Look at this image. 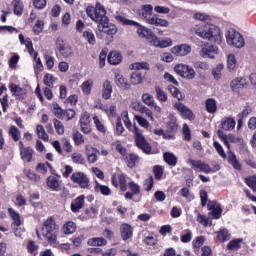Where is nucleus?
Masks as SVG:
<instances>
[{"mask_svg": "<svg viewBox=\"0 0 256 256\" xmlns=\"http://www.w3.org/2000/svg\"><path fill=\"white\" fill-rule=\"evenodd\" d=\"M124 124L129 131H132L135 135V142L138 148H140L144 153H151V145L147 142L145 139V136H143V133L137 126H131V121H129V117L125 116Z\"/></svg>", "mask_w": 256, "mask_h": 256, "instance_id": "f257e3e1", "label": "nucleus"}, {"mask_svg": "<svg viewBox=\"0 0 256 256\" xmlns=\"http://www.w3.org/2000/svg\"><path fill=\"white\" fill-rule=\"evenodd\" d=\"M196 35L202 39H208L212 43H217V45L221 44V32L219 27L213 24H208L203 31H196Z\"/></svg>", "mask_w": 256, "mask_h": 256, "instance_id": "f03ea898", "label": "nucleus"}, {"mask_svg": "<svg viewBox=\"0 0 256 256\" xmlns=\"http://www.w3.org/2000/svg\"><path fill=\"white\" fill-rule=\"evenodd\" d=\"M57 231H59V226H57L53 218H49L43 223L42 235L47 239L48 243H57Z\"/></svg>", "mask_w": 256, "mask_h": 256, "instance_id": "7ed1b4c3", "label": "nucleus"}, {"mask_svg": "<svg viewBox=\"0 0 256 256\" xmlns=\"http://www.w3.org/2000/svg\"><path fill=\"white\" fill-rule=\"evenodd\" d=\"M115 19H116V21H118V23H121L122 25H132L134 27H138L137 33H138L139 37L149 39L150 35L153 33L151 30L143 27L136 21L129 20V19L125 18V16L117 15V16H115Z\"/></svg>", "mask_w": 256, "mask_h": 256, "instance_id": "20e7f679", "label": "nucleus"}, {"mask_svg": "<svg viewBox=\"0 0 256 256\" xmlns=\"http://www.w3.org/2000/svg\"><path fill=\"white\" fill-rule=\"evenodd\" d=\"M226 39L228 45H233V47H236L237 49L245 47V39H243V36L233 28H230L227 31Z\"/></svg>", "mask_w": 256, "mask_h": 256, "instance_id": "39448f33", "label": "nucleus"}, {"mask_svg": "<svg viewBox=\"0 0 256 256\" xmlns=\"http://www.w3.org/2000/svg\"><path fill=\"white\" fill-rule=\"evenodd\" d=\"M174 71L175 73H177V75H179L180 77H183L184 79H195V70L190 67L189 65H185V64H177L174 67Z\"/></svg>", "mask_w": 256, "mask_h": 256, "instance_id": "423d86ee", "label": "nucleus"}, {"mask_svg": "<svg viewBox=\"0 0 256 256\" xmlns=\"http://www.w3.org/2000/svg\"><path fill=\"white\" fill-rule=\"evenodd\" d=\"M71 181L77 183L81 189H89V177L83 172H74L71 175Z\"/></svg>", "mask_w": 256, "mask_h": 256, "instance_id": "0eeeda50", "label": "nucleus"}, {"mask_svg": "<svg viewBox=\"0 0 256 256\" xmlns=\"http://www.w3.org/2000/svg\"><path fill=\"white\" fill-rule=\"evenodd\" d=\"M93 21L98 23V25L104 23V21H109V17H107V10H105V7H103L99 2L96 3V12Z\"/></svg>", "mask_w": 256, "mask_h": 256, "instance_id": "6e6552de", "label": "nucleus"}, {"mask_svg": "<svg viewBox=\"0 0 256 256\" xmlns=\"http://www.w3.org/2000/svg\"><path fill=\"white\" fill-rule=\"evenodd\" d=\"M98 31H100V33H105L106 35H115L118 29H117V26L109 22V19H108L98 24Z\"/></svg>", "mask_w": 256, "mask_h": 256, "instance_id": "1a4fd4ad", "label": "nucleus"}, {"mask_svg": "<svg viewBox=\"0 0 256 256\" xmlns=\"http://www.w3.org/2000/svg\"><path fill=\"white\" fill-rule=\"evenodd\" d=\"M219 53V48L212 44H205L201 49L200 56L201 57H209V59H215V55Z\"/></svg>", "mask_w": 256, "mask_h": 256, "instance_id": "9d476101", "label": "nucleus"}, {"mask_svg": "<svg viewBox=\"0 0 256 256\" xmlns=\"http://www.w3.org/2000/svg\"><path fill=\"white\" fill-rule=\"evenodd\" d=\"M174 108L177 109V111H179L181 113V115H182V117H184V119H189V121L195 120V115L193 114L191 109H189L183 103H180V102L175 103Z\"/></svg>", "mask_w": 256, "mask_h": 256, "instance_id": "9b49d317", "label": "nucleus"}, {"mask_svg": "<svg viewBox=\"0 0 256 256\" xmlns=\"http://www.w3.org/2000/svg\"><path fill=\"white\" fill-rule=\"evenodd\" d=\"M247 85H249V83L247 82V80L245 78L237 77L231 81L230 87H231L232 91L239 93L240 89L247 88Z\"/></svg>", "mask_w": 256, "mask_h": 256, "instance_id": "f8f14e48", "label": "nucleus"}, {"mask_svg": "<svg viewBox=\"0 0 256 256\" xmlns=\"http://www.w3.org/2000/svg\"><path fill=\"white\" fill-rule=\"evenodd\" d=\"M138 15L139 17L144 18L147 23H149V20L153 18V5H143L141 9L138 10Z\"/></svg>", "mask_w": 256, "mask_h": 256, "instance_id": "ddd939ff", "label": "nucleus"}, {"mask_svg": "<svg viewBox=\"0 0 256 256\" xmlns=\"http://www.w3.org/2000/svg\"><path fill=\"white\" fill-rule=\"evenodd\" d=\"M190 51L191 46L187 44H182L171 49V53H173V55H176L177 57H185V55H189Z\"/></svg>", "mask_w": 256, "mask_h": 256, "instance_id": "4468645a", "label": "nucleus"}, {"mask_svg": "<svg viewBox=\"0 0 256 256\" xmlns=\"http://www.w3.org/2000/svg\"><path fill=\"white\" fill-rule=\"evenodd\" d=\"M9 89L12 95H14L16 99H20V101H23V99H25V95H27V90L17 86L16 84H10Z\"/></svg>", "mask_w": 256, "mask_h": 256, "instance_id": "2eb2a0df", "label": "nucleus"}, {"mask_svg": "<svg viewBox=\"0 0 256 256\" xmlns=\"http://www.w3.org/2000/svg\"><path fill=\"white\" fill-rule=\"evenodd\" d=\"M121 238L123 241H129L133 237V227L127 223L120 226Z\"/></svg>", "mask_w": 256, "mask_h": 256, "instance_id": "dca6fc26", "label": "nucleus"}, {"mask_svg": "<svg viewBox=\"0 0 256 256\" xmlns=\"http://www.w3.org/2000/svg\"><path fill=\"white\" fill-rule=\"evenodd\" d=\"M56 43H57V48L59 49L63 57H70L72 55L73 50L71 49V47L65 45V42L63 41V39L58 38Z\"/></svg>", "mask_w": 256, "mask_h": 256, "instance_id": "f3484780", "label": "nucleus"}, {"mask_svg": "<svg viewBox=\"0 0 256 256\" xmlns=\"http://www.w3.org/2000/svg\"><path fill=\"white\" fill-rule=\"evenodd\" d=\"M84 203H85L84 195H81L78 198H76L71 204V210L73 211V213H78L80 209H83Z\"/></svg>", "mask_w": 256, "mask_h": 256, "instance_id": "a211bd4d", "label": "nucleus"}, {"mask_svg": "<svg viewBox=\"0 0 256 256\" xmlns=\"http://www.w3.org/2000/svg\"><path fill=\"white\" fill-rule=\"evenodd\" d=\"M115 82L120 89H123L124 91H129L131 89V84L127 83V79L125 77L117 74L115 77Z\"/></svg>", "mask_w": 256, "mask_h": 256, "instance_id": "6ab92c4d", "label": "nucleus"}, {"mask_svg": "<svg viewBox=\"0 0 256 256\" xmlns=\"http://www.w3.org/2000/svg\"><path fill=\"white\" fill-rule=\"evenodd\" d=\"M149 25H156L157 27H169V21L158 18L157 15H153L150 20H148Z\"/></svg>", "mask_w": 256, "mask_h": 256, "instance_id": "aec40b11", "label": "nucleus"}, {"mask_svg": "<svg viewBox=\"0 0 256 256\" xmlns=\"http://www.w3.org/2000/svg\"><path fill=\"white\" fill-rule=\"evenodd\" d=\"M142 101L145 103V105H148V107H154L156 111H161V107L155 105V99L151 94L145 93L142 95Z\"/></svg>", "mask_w": 256, "mask_h": 256, "instance_id": "412c9836", "label": "nucleus"}, {"mask_svg": "<svg viewBox=\"0 0 256 256\" xmlns=\"http://www.w3.org/2000/svg\"><path fill=\"white\" fill-rule=\"evenodd\" d=\"M111 93H113V86L109 80H106L103 84L102 97L103 99H111Z\"/></svg>", "mask_w": 256, "mask_h": 256, "instance_id": "4be33fe9", "label": "nucleus"}, {"mask_svg": "<svg viewBox=\"0 0 256 256\" xmlns=\"http://www.w3.org/2000/svg\"><path fill=\"white\" fill-rule=\"evenodd\" d=\"M236 122L233 118H226L222 120L221 126L224 131H231L235 129Z\"/></svg>", "mask_w": 256, "mask_h": 256, "instance_id": "5701e85b", "label": "nucleus"}, {"mask_svg": "<svg viewBox=\"0 0 256 256\" xmlns=\"http://www.w3.org/2000/svg\"><path fill=\"white\" fill-rule=\"evenodd\" d=\"M121 59L123 58L119 52H111L108 55V63H110V65H119Z\"/></svg>", "mask_w": 256, "mask_h": 256, "instance_id": "b1692460", "label": "nucleus"}, {"mask_svg": "<svg viewBox=\"0 0 256 256\" xmlns=\"http://www.w3.org/2000/svg\"><path fill=\"white\" fill-rule=\"evenodd\" d=\"M163 157H164V161L168 165H171L172 167H175V165H177V156H175L173 153L166 152L164 153Z\"/></svg>", "mask_w": 256, "mask_h": 256, "instance_id": "393cba45", "label": "nucleus"}, {"mask_svg": "<svg viewBox=\"0 0 256 256\" xmlns=\"http://www.w3.org/2000/svg\"><path fill=\"white\" fill-rule=\"evenodd\" d=\"M206 111L208 113H217V102L213 98L206 100Z\"/></svg>", "mask_w": 256, "mask_h": 256, "instance_id": "a878e982", "label": "nucleus"}, {"mask_svg": "<svg viewBox=\"0 0 256 256\" xmlns=\"http://www.w3.org/2000/svg\"><path fill=\"white\" fill-rule=\"evenodd\" d=\"M20 155L22 159L30 163L31 159H33V149L31 147L25 148L24 150L20 151Z\"/></svg>", "mask_w": 256, "mask_h": 256, "instance_id": "bb28decb", "label": "nucleus"}, {"mask_svg": "<svg viewBox=\"0 0 256 256\" xmlns=\"http://www.w3.org/2000/svg\"><path fill=\"white\" fill-rule=\"evenodd\" d=\"M47 185L50 189H53L54 191H59V181L55 176H49L47 178Z\"/></svg>", "mask_w": 256, "mask_h": 256, "instance_id": "cd10ccee", "label": "nucleus"}, {"mask_svg": "<svg viewBox=\"0 0 256 256\" xmlns=\"http://www.w3.org/2000/svg\"><path fill=\"white\" fill-rule=\"evenodd\" d=\"M8 213L13 219L14 227H19L21 225V216H19V214H17V212H15L13 208H9Z\"/></svg>", "mask_w": 256, "mask_h": 256, "instance_id": "c85d7f7f", "label": "nucleus"}, {"mask_svg": "<svg viewBox=\"0 0 256 256\" xmlns=\"http://www.w3.org/2000/svg\"><path fill=\"white\" fill-rule=\"evenodd\" d=\"M36 131L40 139H42L43 141H49V135L45 131V127H43V125L41 124L37 125Z\"/></svg>", "mask_w": 256, "mask_h": 256, "instance_id": "c756f323", "label": "nucleus"}, {"mask_svg": "<svg viewBox=\"0 0 256 256\" xmlns=\"http://www.w3.org/2000/svg\"><path fill=\"white\" fill-rule=\"evenodd\" d=\"M168 91L171 93L172 97H175L178 101H183V94L175 86H169Z\"/></svg>", "mask_w": 256, "mask_h": 256, "instance_id": "7c9ffc66", "label": "nucleus"}, {"mask_svg": "<svg viewBox=\"0 0 256 256\" xmlns=\"http://www.w3.org/2000/svg\"><path fill=\"white\" fill-rule=\"evenodd\" d=\"M76 229H77V226L75 225L74 222H67L63 226V231H64L65 235H71V234L75 233Z\"/></svg>", "mask_w": 256, "mask_h": 256, "instance_id": "2f4dec72", "label": "nucleus"}, {"mask_svg": "<svg viewBox=\"0 0 256 256\" xmlns=\"http://www.w3.org/2000/svg\"><path fill=\"white\" fill-rule=\"evenodd\" d=\"M224 66L223 64H218L215 68L212 69V75L214 79L217 81L221 80V77H223V74H221V71H223Z\"/></svg>", "mask_w": 256, "mask_h": 256, "instance_id": "473e14b6", "label": "nucleus"}, {"mask_svg": "<svg viewBox=\"0 0 256 256\" xmlns=\"http://www.w3.org/2000/svg\"><path fill=\"white\" fill-rule=\"evenodd\" d=\"M243 242V239H234L232 241H230L227 245V249L229 250H237L241 248V243Z\"/></svg>", "mask_w": 256, "mask_h": 256, "instance_id": "72a5a7b5", "label": "nucleus"}, {"mask_svg": "<svg viewBox=\"0 0 256 256\" xmlns=\"http://www.w3.org/2000/svg\"><path fill=\"white\" fill-rule=\"evenodd\" d=\"M95 191H97V193H100L102 195H111V189L109 188V186H105V185H101V184H97L95 186Z\"/></svg>", "mask_w": 256, "mask_h": 256, "instance_id": "f704fd0d", "label": "nucleus"}, {"mask_svg": "<svg viewBox=\"0 0 256 256\" xmlns=\"http://www.w3.org/2000/svg\"><path fill=\"white\" fill-rule=\"evenodd\" d=\"M131 83H132V85H139V84L143 83V78L141 77V72L132 73Z\"/></svg>", "mask_w": 256, "mask_h": 256, "instance_id": "c9c22d12", "label": "nucleus"}, {"mask_svg": "<svg viewBox=\"0 0 256 256\" xmlns=\"http://www.w3.org/2000/svg\"><path fill=\"white\" fill-rule=\"evenodd\" d=\"M236 65H237V61L235 60V55L230 54L227 59V67L229 71H235Z\"/></svg>", "mask_w": 256, "mask_h": 256, "instance_id": "e433bc0d", "label": "nucleus"}, {"mask_svg": "<svg viewBox=\"0 0 256 256\" xmlns=\"http://www.w3.org/2000/svg\"><path fill=\"white\" fill-rule=\"evenodd\" d=\"M229 163L233 165L234 169H241V163H239V160H237V156L235 154L231 153L228 157Z\"/></svg>", "mask_w": 256, "mask_h": 256, "instance_id": "4c0bfd02", "label": "nucleus"}, {"mask_svg": "<svg viewBox=\"0 0 256 256\" xmlns=\"http://www.w3.org/2000/svg\"><path fill=\"white\" fill-rule=\"evenodd\" d=\"M13 5L15 15H21L23 13V2L21 0H14Z\"/></svg>", "mask_w": 256, "mask_h": 256, "instance_id": "58836bf2", "label": "nucleus"}, {"mask_svg": "<svg viewBox=\"0 0 256 256\" xmlns=\"http://www.w3.org/2000/svg\"><path fill=\"white\" fill-rule=\"evenodd\" d=\"M53 123L58 135H63V133H65V126H63V123L57 119H54Z\"/></svg>", "mask_w": 256, "mask_h": 256, "instance_id": "ea45409f", "label": "nucleus"}, {"mask_svg": "<svg viewBox=\"0 0 256 256\" xmlns=\"http://www.w3.org/2000/svg\"><path fill=\"white\" fill-rule=\"evenodd\" d=\"M89 243L92 245V247H101L103 245H107L105 238H94L90 240Z\"/></svg>", "mask_w": 256, "mask_h": 256, "instance_id": "a19ab883", "label": "nucleus"}, {"mask_svg": "<svg viewBox=\"0 0 256 256\" xmlns=\"http://www.w3.org/2000/svg\"><path fill=\"white\" fill-rule=\"evenodd\" d=\"M73 163H77L78 165H85V158L81 153H73L72 154Z\"/></svg>", "mask_w": 256, "mask_h": 256, "instance_id": "79ce46f5", "label": "nucleus"}, {"mask_svg": "<svg viewBox=\"0 0 256 256\" xmlns=\"http://www.w3.org/2000/svg\"><path fill=\"white\" fill-rule=\"evenodd\" d=\"M155 91H156L157 99L159 101H163V102L167 101V94L165 93V91L161 89V87L156 86Z\"/></svg>", "mask_w": 256, "mask_h": 256, "instance_id": "37998d69", "label": "nucleus"}, {"mask_svg": "<svg viewBox=\"0 0 256 256\" xmlns=\"http://www.w3.org/2000/svg\"><path fill=\"white\" fill-rule=\"evenodd\" d=\"M9 135H11L14 141H19V139H21V134L19 133V129H17V127L15 126L10 127Z\"/></svg>", "mask_w": 256, "mask_h": 256, "instance_id": "c03bdc74", "label": "nucleus"}, {"mask_svg": "<svg viewBox=\"0 0 256 256\" xmlns=\"http://www.w3.org/2000/svg\"><path fill=\"white\" fill-rule=\"evenodd\" d=\"M218 239L221 243H225V241H229V239H231V235L224 229L218 233Z\"/></svg>", "mask_w": 256, "mask_h": 256, "instance_id": "a18cd8bd", "label": "nucleus"}, {"mask_svg": "<svg viewBox=\"0 0 256 256\" xmlns=\"http://www.w3.org/2000/svg\"><path fill=\"white\" fill-rule=\"evenodd\" d=\"M27 249L31 255L35 256L37 255V249H39V246L36 245L34 241L30 240L27 244Z\"/></svg>", "mask_w": 256, "mask_h": 256, "instance_id": "49530a36", "label": "nucleus"}, {"mask_svg": "<svg viewBox=\"0 0 256 256\" xmlns=\"http://www.w3.org/2000/svg\"><path fill=\"white\" fill-rule=\"evenodd\" d=\"M153 173H154V177L155 179H161V177H163V166L160 165H156L153 167Z\"/></svg>", "mask_w": 256, "mask_h": 256, "instance_id": "de8ad7c7", "label": "nucleus"}, {"mask_svg": "<svg viewBox=\"0 0 256 256\" xmlns=\"http://www.w3.org/2000/svg\"><path fill=\"white\" fill-rule=\"evenodd\" d=\"M44 84L47 86V87H52V85L55 83V76L52 75V74H46L44 76Z\"/></svg>", "mask_w": 256, "mask_h": 256, "instance_id": "09e8293b", "label": "nucleus"}, {"mask_svg": "<svg viewBox=\"0 0 256 256\" xmlns=\"http://www.w3.org/2000/svg\"><path fill=\"white\" fill-rule=\"evenodd\" d=\"M118 180L121 191H127V179L125 178V174H120Z\"/></svg>", "mask_w": 256, "mask_h": 256, "instance_id": "8fccbe9b", "label": "nucleus"}, {"mask_svg": "<svg viewBox=\"0 0 256 256\" xmlns=\"http://www.w3.org/2000/svg\"><path fill=\"white\" fill-rule=\"evenodd\" d=\"M91 87H93V80H87L82 84L83 93H91Z\"/></svg>", "mask_w": 256, "mask_h": 256, "instance_id": "3c124183", "label": "nucleus"}, {"mask_svg": "<svg viewBox=\"0 0 256 256\" xmlns=\"http://www.w3.org/2000/svg\"><path fill=\"white\" fill-rule=\"evenodd\" d=\"M133 68L137 69L138 71L140 69H144L145 71H149L150 66H149V63H147V62H136V63L133 64Z\"/></svg>", "mask_w": 256, "mask_h": 256, "instance_id": "603ef678", "label": "nucleus"}, {"mask_svg": "<svg viewBox=\"0 0 256 256\" xmlns=\"http://www.w3.org/2000/svg\"><path fill=\"white\" fill-rule=\"evenodd\" d=\"M83 37L86 38L90 45H95V34L89 31H84Z\"/></svg>", "mask_w": 256, "mask_h": 256, "instance_id": "864d4df0", "label": "nucleus"}, {"mask_svg": "<svg viewBox=\"0 0 256 256\" xmlns=\"http://www.w3.org/2000/svg\"><path fill=\"white\" fill-rule=\"evenodd\" d=\"M166 129L168 133H177V129H179V126L177 125V123H175V121H172L166 124Z\"/></svg>", "mask_w": 256, "mask_h": 256, "instance_id": "5fc2aeb1", "label": "nucleus"}, {"mask_svg": "<svg viewBox=\"0 0 256 256\" xmlns=\"http://www.w3.org/2000/svg\"><path fill=\"white\" fill-rule=\"evenodd\" d=\"M154 47H161V40L157 38L153 33L150 34V37L147 39Z\"/></svg>", "mask_w": 256, "mask_h": 256, "instance_id": "6e6d98bb", "label": "nucleus"}, {"mask_svg": "<svg viewBox=\"0 0 256 256\" xmlns=\"http://www.w3.org/2000/svg\"><path fill=\"white\" fill-rule=\"evenodd\" d=\"M221 213H223L221 206H216V208H213L210 212V215H212V219H219L221 217Z\"/></svg>", "mask_w": 256, "mask_h": 256, "instance_id": "4d7b16f0", "label": "nucleus"}, {"mask_svg": "<svg viewBox=\"0 0 256 256\" xmlns=\"http://www.w3.org/2000/svg\"><path fill=\"white\" fill-rule=\"evenodd\" d=\"M213 145H214V148L216 149V151L219 153V155L223 159H227V154H225V150H223V147L221 146V144H219V142L215 141Z\"/></svg>", "mask_w": 256, "mask_h": 256, "instance_id": "13d9d810", "label": "nucleus"}, {"mask_svg": "<svg viewBox=\"0 0 256 256\" xmlns=\"http://www.w3.org/2000/svg\"><path fill=\"white\" fill-rule=\"evenodd\" d=\"M218 137L222 139L227 149H231V144H229V140H227L228 135L223 132V130H218Z\"/></svg>", "mask_w": 256, "mask_h": 256, "instance_id": "bf43d9fd", "label": "nucleus"}, {"mask_svg": "<svg viewBox=\"0 0 256 256\" xmlns=\"http://www.w3.org/2000/svg\"><path fill=\"white\" fill-rule=\"evenodd\" d=\"M246 184L256 193V176L246 178Z\"/></svg>", "mask_w": 256, "mask_h": 256, "instance_id": "052dcab7", "label": "nucleus"}, {"mask_svg": "<svg viewBox=\"0 0 256 256\" xmlns=\"http://www.w3.org/2000/svg\"><path fill=\"white\" fill-rule=\"evenodd\" d=\"M137 159H139V157H137V155L130 154V156L127 159V165L130 169H133V167H135V162L137 161Z\"/></svg>", "mask_w": 256, "mask_h": 256, "instance_id": "680f3d73", "label": "nucleus"}, {"mask_svg": "<svg viewBox=\"0 0 256 256\" xmlns=\"http://www.w3.org/2000/svg\"><path fill=\"white\" fill-rule=\"evenodd\" d=\"M135 119H136L138 125H140L141 127H144V129L149 128V122L145 118H143L141 116H135Z\"/></svg>", "mask_w": 256, "mask_h": 256, "instance_id": "e2e57ef3", "label": "nucleus"}, {"mask_svg": "<svg viewBox=\"0 0 256 256\" xmlns=\"http://www.w3.org/2000/svg\"><path fill=\"white\" fill-rule=\"evenodd\" d=\"M187 163H190V165H192V167H194V169H199V171H201V168L203 166V161H201V160L189 159L187 161Z\"/></svg>", "mask_w": 256, "mask_h": 256, "instance_id": "0e129e2a", "label": "nucleus"}, {"mask_svg": "<svg viewBox=\"0 0 256 256\" xmlns=\"http://www.w3.org/2000/svg\"><path fill=\"white\" fill-rule=\"evenodd\" d=\"M31 205H33V207H39V205H41L39 203V194L37 193H34L30 196V199H29Z\"/></svg>", "mask_w": 256, "mask_h": 256, "instance_id": "69168bd1", "label": "nucleus"}, {"mask_svg": "<svg viewBox=\"0 0 256 256\" xmlns=\"http://www.w3.org/2000/svg\"><path fill=\"white\" fill-rule=\"evenodd\" d=\"M74 142L76 143V145H82V143H85V138H83V134H81L80 132H76L74 134Z\"/></svg>", "mask_w": 256, "mask_h": 256, "instance_id": "338daca9", "label": "nucleus"}, {"mask_svg": "<svg viewBox=\"0 0 256 256\" xmlns=\"http://www.w3.org/2000/svg\"><path fill=\"white\" fill-rule=\"evenodd\" d=\"M253 111V109L250 108V106H245L244 110L242 111V113L238 114V117L245 119L247 117H249V114Z\"/></svg>", "mask_w": 256, "mask_h": 256, "instance_id": "774afa93", "label": "nucleus"}]
</instances>
